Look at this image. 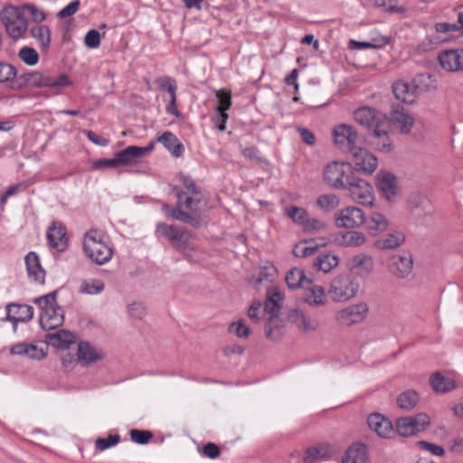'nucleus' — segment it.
Here are the masks:
<instances>
[{
  "instance_id": "14",
  "label": "nucleus",
  "mask_w": 463,
  "mask_h": 463,
  "mask_svg": "<svg viewBox=\"0 0 463 463\" xmlns=\"http://www.w3.org/2000/svg\"><path fill=\"white\" fill-rule=\"evenodd\" d=\"M346 190L354 202L363 205L373 204V188L365 180L355 176Z\"/></svg>"
},
{
  "instance_id": "45",
  "label": "nucleus",
  "mask_w": 463,
  "mask_h": 463,
  "mask_svg": "<svg viewBox=\"0 0 463 463\" xmlns=\"http://www.w3.org/2000/svg\"><path fill=\"white\" fill-rule=\"evenodd\" d=\"M389 43V39L387 37H381L379 39H375L373 41H349V48L351 49H381Z\"/></svg>"
},
{
  "instance_id": "34",
  "label": "nucleus",
  "mask_w": 463,
  "mask_h": 463,
  "mask_svg": "<svg viewBox=\"0 0 463 463\" xmlns=\"http://www.w3.org/2000/svg\"><path fill=\"white\" fill-rule=\"evenodd\" d=\"M284 298L282 292L278 288H272L268 291L267 300L264 305V311L270 314V317H277Z\"/></svg>"
},
{
  "instance_id": "48",
  "label": "nucleus",
  "mask_w": 463,
  "mask_h": 463,
  "mask_svg": "<svg viewBox=\"0 0 463 463\" xmlns=\"http://www.w3.org/2000/svg\"><path fill=\"white\" fill-rule=\"evenodd\" d=\"M392 91L397 99L405 102H413V94L410 91V87L403 81H397L393 84Z\"/></svg>"
},
{
  "instance_id": "8",
  "label": "nucleus",
  "mask_w": 463,
  "mask_h": 463,
  "mask_svg": "<svg viewBox=\"0 0 463 463\" xmlns=\"http://www.w3.org/2000/svg\"><path fill=\"white\" fill-rule=\"evenodd\" d=\"M1 20L7 34L13 39L21 38L28 28L27 20L18 7H5L1 12Z\"/></svg>"
},
{
  "instance_id": "26",
  "label": "nucleus",
  "mask_w": 463,
  "mask_h": 463,
  "mask_svg": "<svg viewBox=\"0 0 463 463\" xmlns=\"http://www.w3.org/2000/svg\"><path fill=\"white\" fill-rule=\"evenodd\" d=\"M342 463H370L367 447L360 442L354 443L342 457Z\"/></svg>"
},
{
  "instance_id": "59",
  "label": "nucleus",
  "mask_w": 463,
  "mask_h": 463,
  "mask_svg": "<svg viewBox=\"0 0 463 463\" xmlns=\"http://www.w3.org/2000/svg\"><path fill=\"white\" fill-rule=\"evenodd\" d=\"M318 249V245L315 246H305L304 243H298L293 250V254L298 258H306L313 256Z\"/></svg>"
},
{
  "instance_id": "30",
  "label": "nucleus",
  "mask_w": 463,
  "mask_h": 463,
  "mask_svg": "<svg viewBox=\"0 0 463 463\" xmlns=\"http://www.w3.org/2000/svg\"><path fill=\"white\" fill-rule=\"evenodd\" d=\"M392 120L397 124L402 133H409L413 125V118L404 111L400 104L393 105L391 111Z\"/></svg>"
},
{
  "instance_id": "23",
  "label": "nucleus",
  "mask_w": 463,
  "mask_h": 463,
  "mask_svg": "<svg viewBox=\"0 0 463 463\" xmlns=\"http://www.w3.org/2000/svg\"><path fill=\"white\" fill-rule=\"evenodd\" d=\"M377 177L379 190L389 202L395 201L399 195L396 177L388 172H380Z\"/></svg>"
},
{
  "instance_id": "42",
  "label": "nucleus",
  "mask_w": 463,
  "mask_h": 463,
  "mask_svg": "<svg viewBox=\"0 0 463 463\" xmlns=\"http://www.w3.org/2000/svg\"><path fill=\"white\" fill-rule=\"evenodd\" d=\"M419 402V395L414 390H407L397 397V405L403 411L413 410Z\"/></svg>"
},
{
  "instance_id": "36",
  "label": "nucleus",
  "mask_w": 463,
  "mask_h": 463,
  "mask_svg": "<svg viewBox=\"0 0 463 463\" xmlns=\"http://www.w3.org/2000/svg\"><path fill=\"white\" fill-rule=\"evenodd\" d=\"M405 240L402 232L395 231L386 237L375 241L374 245L378 250H394L401 246Z\"/></svg>"
},
{
  "instance_id": "15",
  "label": "nucleus",
  "mask_w": 463,
  "mask_h": 463,
  "mask_svg": "<svg viewBox=\"0 0 463 463\" xmlns=\"http://www.w3.org/2000/svg\"><path fill=\"white\" fill-rule=\"evenodd\" d=\"M335 222L337 227L354 228L365 222V215L360 208L347 206L335 213Z\"/></svg>"
},
{
  "instance_id": "49",
  "label": "nucleus",
  "mask_w": 463,
  "mask_h": 463,
  "mask_svg": "<svg viewBox=\"0 0 463 463\" xmlns=\"http://www.w3.org/2000/svg\"><path fill=\"white\" fill-rule=\"evenodd\" d=\"M339 203V197L333 194L320 195L317 200V205L324 212L335 210Z\"/></svg>"
},
{
  "instance_id": "17",
  "label": "nucleus",
  "mask_w": 463,
  "mask_h": 463,
  "mask_svg": "<svg viewBox=\"0 0 463 463\" xmlns=\"http://www.w3.org/2000/svg\"><path fill=\"white\" fill-rule=\"evenodd\" d=\"M440 67L448 72L463 71V48L448 49L438 55Z\"/></svg>"
},
{
  "instance_id": "20",
  "label": "nucleus",
  "mask_w": 463,
  "mask_h": 463,
  "mask_svg": "<svg viewBox=\"0 0 463 463\" xmlns=\"http://www.w3.org/2000/svg\"><path fill=\"white\" fill-rule=\"evenodd\" d=\"M369 428L379 437L391 439L395 436V430L392 421L380 413H372L367 418Z\"/></svg>"
},
{
  "instance_id": "56",
  "label": "nucleus",
  "mask_w": 463,
  "mask_h": 463,
  "mask_svg": "<svg viewBox=\"0 0 463 463\" xmlns=\"http://www.w3.org/2000/svg\"><path fill=\"white\" fill-rule=\"evenodd\" d=\"M120 440L118 434L109 435L107 438H98L95 441V448L99 451H104L111 447L116 446Z\"/></svg>"
},
{
  "instance_id": "29",
  "label": "nucleus",
  "mask_w": 463,
  "mask_h": 463,
  "mask_svg": "<svg viewBox=\"0 0 463 463\" xmlns=\"http://www.w3.org/2000/svg\"><path fill=\"white\" fill-rule=\"evenodd\" d=\"M10 352L12 354L26 356L34 360H41L46 356L44 349L34 344L19 343L14 345Z\"/></svg>"
},
{
  "instance_id": "5",
  "label": "nucleus",
  "mask_w": 463,
  "mask_h": 463,
  "mask_svg": "<svg viewBox=\"0 0 463 463\" xmlns=\"http://www.w3.org/2000/svg\"><path fill=\"white\" fill-rule=\"evenodd\" d=\"M83 249L86 255L98 265L107 263L113 256L112 248L104 241L103 233L97 230L85 234Z\"/></svg>"
},
{
  "instance_id": "31",
  "label": "nucleus",
  "mask_w": 463,
  "mask_h": 463,
  "mask_svg": "<svg viewBox=\"0 0 463 463\" xmlns=\"http://www.w3.org/2000/svg\"><path fill=\"white\" fill-rule=\"evenodd\" d=\"M77 356L83 364H90L102 359L103 354L88 342H80L78 345Z\"/></svg>"
},
{
  "instance_id": "35",
  "label": "nucleus",
  "mask_w": 463,
  "mask_h": 463,
  "mask_svg": "<svg viewBox=\"0 0 463 463\" xmlns=\"http://www.w3.org/2000/svg\"><path fill=\"white\" fill-rule=\"evenodd\" d=\"M329 458V451L325 445H317L306 449L303 456L304 463H320Z\"/></svg>"
},
{
  "instance_id": "1",
  "label": "nucleus",
  "mask_w": 463,
  "mask_h": 463,
  "mask_svg": "<svg viewBox=\"0 0 463 463\" xmlns=\"http://www.w3.org/2000/svg\"><path fill=\"white\" fill-rule=\"evenodd\" d=\"M184 190L175 186L173 191L177 197L175 207L163 203L162 212L168 217L194 228H200L203 223L201 213L206 208L207 201L189 176L182 175Z\"/></svg>"
},
{
  "instance_id": "44",
  "label": "nucleus",
  "mask_w": 463,
  "mask_h": 463,
  "mask_svg": "<svg viewBox=\"0 0 463 463\" xmlns=\"http://www.w3.org/2000/svg\"><path fill=\"white\" fill-rule=\"evenodd\" d=\"M430 383L434 391L438 392H447L455 388L454 381L444 377L439 373H436L430 377Z\"/></svg>"
},
{
  "instance_id": "10",
  "label": "nucleus",
  "mask_w": 463,
  "mask_h": 463,
  "mask_svg": "<svg viewBox=\"0 0 463 463\" xmlns=\"http://www.w3.org/2000/svg\"><path fill=\"white\" fill-rule=\"evenodd\" d=\"M156 233L177 250H184L192 238L191 233L185 228L165 222L156 223Z\"/></svg>"
},
{
  "instance_id": "47",
  "label": "nucleus",
  "mask_w": 463,
  "mask_h": 463,
  "mask_svg": "<svg viewBox=\"0 0 463 463\" xmlns=\"http://www.w3.org/2000/svg\"><path fill=\"white\" fill-rule=\"evenodd\" d=\"M286 215L298 225L301 227L307 222L308 213L305 208L290 205L285 208Z\"/></svg>"
},
{
  "instance_id": "21",
  "label": "nucleus",
  "mask_w": 463,
  "mask_h": 463,
  "mask_svg": "<svg viewBox=\"0 0 463 463\" xmlns=\"http://www.w3.org/2000/svg\"><path fill=\"white\" fill-rule=\"evenodd\" d=\"M33 317V308L31 306L24 304H9L6 306V317L3 321H10L14 324L15 329L18 322H28Z\"/></svg>"
},
{
  "instance_id": "16",
  "label": "nucleus",
  "mask_w": 463,
  "mask_h": 463,
  "mask_svg": "<svg viewBox=\"0 0 463 463\" xmlns=\"http://www.w3.org/2000/svg\"><path fill=\"white\" fill-rule=\"evenodd\" d=\"M349 156L356 171L371 175L377 168L378 160L376 156L362 146L354 149Z\"/></svg>"
},
{
  "instance_id": "62",
  "label": "nucleus",
  "mask_w": 463,
  "mask_h": 463,
  "mask_svg": "<svg viewBox=\"0 0 463 463\" xmlns=\"http://www.w3.org/2000/svg\"><path fill=\"white\" fill-rule=\"evenodd\" d=\"M248 317L249 318L258 324L261 320V302L260 300H255L250 306L248 309Z\"/></svg>"
},
{
  "instance_id": "43",
  "label": "nucleus",
  "mask_w": 463,
  "mask_h": 463,
  "mask_svg": "<svg viewBox=\"0 0 463 463\" xmlns=\"http://www.w3.org/2000/svg\"><path fill=\"white\" fill-rule=\"evenodd\" d=\"M16 69L8 62H0V83H10L12 89H17Z\"/></svg>"
},
{
  "instance_id": "24",
  "label": "nucleus",
  "mask_w": 463,
  "mask_h": 463,
  "mask_svg": "<svg viewBox=\"0 0 463 463\" xmlns=\"http://www.w3.org/2000/svg\"><path fill=\"white\" fill-rule=\"evenodd\" d=\"M288 320L303 332L316 331L319 326V322L317 318L310 317L300 309L291 310L288 315Z\"/></svg>"
},
{
  "instance_id": "11",
  "label": "nucleus",
  "mask_w": 463,
  "mask_h": 463,
  "mask_svg": "<svg viewBox=\"0 0 463 463\" xmlns=\"http://www.w3.org/2000/svg\"><path fill=\"white\" fill-rule=\"evenodd\" d=\"M430 424V419L426 413L414 416L401 417L396 420V432L402 437L414 436L424 431Z\"/></svg>"
},
{
  "instance_id": "57",
  "label": "nucleus",
  "mask_w": 463,
  "mask_h": 463,
  "mask_svg": "<svg viewBox=\"0 0 463 463\" xmlns=\"http://www.w3.org/2000/svg\"><path fill=\"white\" fill-rule=\"evenodd\" d=\"M229 331L235 334L238 337H248L250 335V328L243 319L233 322L229 326Z\"/></svg>"
},
{
  "instance_id": "61",
  "label": "nucleus",
  "mask_w": 463,
  "mask_h": 463,
  "mask_svg": "<svg viewBox=\"0 0 463 463\" xmlns=\"http://www.w3.org/2000/svg\"><path fill=\"white\" fill-rule=\"evenodd\" d=\"M80 5V0H73L57 13V17L60 19H64L73 15L79 10Z\"/></svg>"
},
{
  "instance_id": "18",
  "label": "nucleus",
  "mask_w": 463,
  "mask_h": 463,
  "mask_svg": "<svg viewBox=\"0 0 463 463\" xmlns=\"http://www.w3.org/2000/svg\"><path fill=\"white\" fill-rule=\"evenodd\" d=\"M154 148V144L150 143L146 146H129L127 148L115 154L118 167L131 165L137 163L143 156L149 154Z\"/></svg>"
},
{
  "instance_id": "37",
  "label": "nucleus",
  "mask_w": 463,
  "mask_h": 463,
  "mask_svg": "<svg viewBox=\"0 0 463 463\" xmlns=\"http://www.w3.org/2000/svg\"><path fill=\"white\" fill-rule=\"evenodd\" d=\"M389 125H383L373 131V145L381 151L389 152L392 149V139L388 131Z\"/></svg>"
},
{
  "instance_id": "46",
  "label": "nucleus",
  "mask_w": 463,
  "mask_h": 463,
  "mask_svg": "<svg viewBox=\"0 0 463 463\" xmlns=\"http://www.w3.org/2000/svg\"><path fill=\"white\" fill-rule=\"evenodd\" d=\"M366 241L365 235L357 231L345 232L341 235V244L345 247H358Z\"/></svg>"
},
{
  "instance_id": "39",
  "label": "nucleus",
  "mask_w": 463,
  "mask_h": 463,
  "mask_svg": "<svg viewBox=\"0 0 463 463\" xmlns=\"http://www.w3.org/2000/svg\"><path fill=\"white\" fill-rule=\"evenodd\" d=\"M158 141L162 143L165 147L169 150L175 157L182 156L184 153V146L178 141L175 135H174L172 132H165L158 137Z\"/></svg>"
},
{
  "instance_id": "12",
  "label": "nucleus",
  "mask_w": 463,
  "mask_h": 463,
  "mask_svg": "<svg viewBox=\"0 0 463 463\" xmlns=\"http://www.w3.org/2000/svg\"><path fill=\"white\" fill-rule=\"evenodd\" d=\"M354 120L361 126L374 131L377 128L387 125L386 116L378 109L364 106L354 112Z\"/></svg>"
},
{
  "instance_id": "27",
  "label": "nucleus",
  "mask_w": 463,
  "mask_h": 463,
  "mask_svg": "<svg viewBox=\"0 0 463 463\" xmlns=\"http://www.w3.org/2000/svg\"><path fill=\"white\" fill-rule=\"evenodd\" d=\"M24 261L28 277L39 284H43L45 270L42 268L39 256L35 252L31 251L25 256Z\"/></svg>"
},
{
  "instance_id": "7",
  "label": "nucleus",
  "mask_w": 463,
  "mask_h": 463,
  "mask_svg": "<svg viewBox=\"0 0 463 463\" xmlns=\"http://www.w3.org/2000/svg\"><path fill=\"white\" fill-rule=\"evenodd\" d=\"M359 283L349 274H339L330 282L328 295L335 302H345L354 298Z\"/></svg>"
},
{
  "instance_id": "38",
  "label": "nucleus",
  "mask_w": 463,
  "mask_h": 463,
  "mask_svg": "<svg viewBox=\"0 0 463 463\" xmlns=\"http://www.w3.org/2000/svg\"><path fill=\"white\" fill-rule=\"evenodd\" d=\"M30 33L37 41L39 45L44 51H47L51 43V31L48 26L43 24H34L30 29Z\"/></svg>"
},
{
  "instance_id": "40",
  "label": "nucleus",
  "mask_w": 463,
  "mask_h": 463,
  "mask_svg": "<svg viewBox=\"0 0 463 463\" xmlns=\"http://www.w3.org/2000/svg\"><path fill=\"white\" fill-rule=\"evenodd\" d=\"M285 280L288 287L292 289L298 288H304L307 286V281H310L307 279L304 270L298 268L291 269L287 273Z\"/></svg>"
},
{
  "instance_id": "63",
  "label": "nucleus",
  "mask_w": 463,
  "mask_h": 463,
  "mask_svg": "<svg viewBox=\"0 0 463 463\" xmlns=\"http://www.w3.org/2000/svg\"><path fill=\"white\" fill-rule=\"evenodd\" d=\"M84 43L89 48H98L100 44L99 33L95 29L90 30L85 35Z\"/></svg>"
},
{
  "instance_id": "51",
  "label": "nucleus",
  "mask_w": 463,
  "mask_h": 463,
  "mask_svg": "<svg viewBox=\"0 0 463 463\" xmlns=\"http://www.w3.org/2000/svg\"><path fill=\"white\" fill-rule=\"evenodd\" d=\"M277 277V269L273 265L266 266L260 270L255 280L252 281L255 288H258L263 282H272Z\"/></svg>"
},
{
  "instance_id": "13",
  "label": "nucleus",
  "mask_w": 463,
  "mask_h": 463,
  "mask_svg": "<svg viewBox=\"0 0 463 463\" xmlns=\"http://www.w3.org/2000/svg\"><path fill=\"white\" fill-rule=\"evenodd\" d=\"M369 314V307L364 302L348 306L335 314V319L342 326H352L365 320Z\"/></svg>"
},
{
  "instance_id": "9",
  "label": "nucleus",
  "mask_w": 463,
  "mask_h": 463,
  "mask_svg": "<svg viewBox=\"0 0 463 463\" xmlns=\"http://www.w3.org/2000/svg\"><path fill=\"white\" fill-rule=\"evenodd\" d=\"M335 145L344 153L351 154L363 145L354 127L347 124L336 126L333 131Z\"/></svg>"
},
{
  "instance_id": "53",
  "label": "nucleus",
  "mask_w": 463,
  "mask_h": 463,
  "mask_svg": "<svg viewBox=\"0 0 463 463\" xmlns=\"http://www.w3.org/2000/svg\"><path fill=\"white\" fill-rule=\"evenodd\" d=\"M18 57L27 65L33 66L39 61L38 52L32 47L24 46L20 49Z\"/></svg>"
},
{
  "instance_id": "32",
  "label": "nucleus",
  "mask_w": 463,
  "mask_h": 463,
  "mask_svg": "<svg viewBox=\"0 0 463 463\" xmlns=\"http://www.w3.org/2000/svg\"><path fill=\"white\" fill-rule=\"evenodd\" d=\"M339 264V258L333 253H320L313 260V268L323 273H328Z\"/></svg>"
},
{
  "instance_id": "60",
  "label": "nucleus",
  "mask_w": 463,
  "mask_h": 463,
  "mask_svg": "<svg viewBox=\"0 0 463 463\" xmlns=\"http://www.w3.org/2000/svg\"><path fill=\"white\" fill-rule=\"evenodd\" d=\"M324 228L325 223L322 221L315 218H309V216H307V222H305L304 225L302 226V230L305 232H320L324 230Z\"/></svg>"
},
{
  "instance_id": "50",
  "label": "nucleus",
  "mask_w": 463,
  "mask_h": 463,
  "mask_svg": "<svg viewBox=\"0 0 463 463\" xmlns=\"http://www.w3.org/2000/svg\"><path fill=\"white\" fill-rule=\"evenodd\" d=\"M105 288V284L101 279H91L84 280L80 286V291L82 293L90 295H97L101 293Z\"/></svg>"
},
{
  "instance_id": "3",
  "label": "nucleus",
  "mask_w": 463,
  "mask_h": 463,
  "mask_svg": "<svg viewBox=\"0 0 463 463\" xmlns=\"http://www.w3.org/2000/svg\"><path fill=\"white\" fill-rule=\"evenodd\" d=\"M57 290L36 298L34 303L41 308L40 323L44 330L61 326L64 322V312L56 302Z\"/></svg>"
},
{
  "instance_id": "33",
  "label": "nucleus",
  "mask_w": 463,
  "mask_h": 463,
  "mask_svg": "<svg viewBox=\"0 0 463 463\" xmlns=\"http://www.w3.org/2000/svg\"><path fill=\"white\" fill-rule=\"evenodd\" d=\"M364 224H365L366 229L372 235L376 236L387 230L389 222L381 213L373 212L368 219L365 218V222Z\"/></svg>"
},
{
  "instance_id": "52",
  "label": "nucleus",
  "mask_w": 463,
  "mask_h": 463,
  "mask_svg": "<svg viewBox=\"0 0 463 463\" xmlns=\"http://www.w3.org/2000/svg\"><path fill=\"white\" fill-rule=\"evenodd\" d=\"M218 99L217 111L218 113H227L232 106V93L224 90H218L215 93Z\"/></svg>"
},
{
  "instance_id": "4",
  "label": "nucleus",
  "mask_w": 463,
  "mask_h": 463,
  "mask_svg": "<svg viewBox=\"0 0 463 463\" xmlns=\"http://www.w3.org/2000/svg\"><path fill=\"white\" fill-rule=\"evenodd\" d=\"M16 83L17 89H22L25 85H29L35 88L45 87L59 91L61 89L70 86L71 80L65 73L54 76L49 73L33 71L17 77Z\"/></svg>"
},
{
  "instance_id": "54",
  "label": "nucleus",
  "mask_w": 463,
  "mask_h": 463,
  "mask_svg": "<svg viewBox=\"0 0 463 463\" xmlns=\"http://www.w3.org/2000/svg\"><path fill=\"white\" fill-rule=\"evenodd\" d=\"M21 10L27 21L31 19L36 23V24L45 19L43 12L36 8L34 5H24L21 7Z\"/></svg>"
},
{
  "instance_id": "6",
  "label": "nucleus",
  "mask_w": 463,
  "mask_h": 463,
  "mask_svg": "<svg viewBox=\"0 0 463 463\" xmlns=\"http://www.w3.org/2000/svg\"><path fill=\"white\" fill-rule=\"evenodd\" d=\"M352 169L350 163L334 161L325 168L324 180L331 187L346 190L355 177Z\"/></svg>"
},
{
  "instance_id": "41",
  "label": "nucleus",
  "mask_w": 463,
  "mask_h": 463,
  "mask_svg": "<svg viewBox=\"0 0 463 463\" xmlns=\"http://www.w3.org/2000/svg\"><path fill=\"white\" fill-rule=\"evenodd\" d=\"M49 343L57 348H68L74 343L75 336L69 331L59 330L48 335Z\"/></svg>"
},
{
  "instance_id": "64",
  "label": "nucleus",
  "mask_w": 463,
  "mask_h": 463,
  "mask_svg": "<svg viewBox=\"0 0 463 463\" xmlns=\"http://www.w3.org/2000/svg\"><path fill=\"white\" fill-rule=\"evenodd\" d=\"M431 81L432 75H430V73L418 74L414 79V83L416 87L419 88L420 90H428Z\"/></svg>"
},
{
  "instance_id": "55",
  "label": "nucleus",
  "mask_w": 463,
  "mask_h": 463,
  "mask_svg": "<svg viewBox=\"0 0 463 463\" xmlns=\"http://www.w3.org/2000/svg\"><path fill=\"white\" fill-rule=\"evenodd\" d=\"M133 442L140 445L147 444L153 438V433L149 430L133 429L129 432Z\"/></svg>"
},
{
  "instance_id": "2",
  "label": "nucleus",
  "mask_w": 463,
  "mask_h": 463,
  "mask_svg": "<svg viewBox=\"0 0 463 463\" xmlns=\"http://www.w3.org/2000/svg\"><path fill=\"white\" fill-rule=\"evenodd\" d=\"M456 21L439 22L433 25L424 24L426 36L417 44L415 51L419 53L429 52L439 44L449 42L455 33L463 35V15L455 16Z\"/></svg>"
},
{
  "instance_id": "25",
  "label": "nucleus",
  "mask_w": 463,
  "mask_h": 463,
  "mask_svg": "<svg viewBox=\"0 0 463 463\" xmlns=\"http://www.w3.org/2000/svg\"><path fill=\"white\" fill-rule=\"evenodd\" d=\"M303 289V301L308 306L317 307L326 305V298L322 286L314 285L310 280Z\"/></svg>"
},
{
  "instance_id": "19",
  "label": "nucleus",
  "mask_w": 463,
  "mask_h": 463,
  "mask_svg": "<svg viewBox=\"0 0 463 463\" xmlns=\"http://www.w3.org/2000/svg\"><path fill=\"white\" fill-rule=\"evenodd\" d=\"M413 261L409 253L395 254L388 260V269L397 279H405L412 271Z\"/></svg>"
},
{
  "instance_id": "28",
  "label": "nucleus",
  "mask_w": 463,
  "mask_h": 463,
  "mask_svg": "<svg viewBox=\"0 0 463 463\" xmlns=\"http://www.w3.org/2000/svg\"><path fill=\"white\" fill-rule=\"evenodd\" d=\"M349 269L355 271L359 276L366 277L373 269V260L367 254H357L349 260Z\"/></svg>"
},
{
  "instance_id": "58",
  "label": "nucleus",
  "mask_w": 463,
  "mask_h": 463,
  "mask_svg": "<svg viewBox=\"0 0 463 463\" xmlns=\"http://www.w3.org/2000/svg\"><path fill=\"white\" fill-rule=\"evenodd\" d=\"M395 0H370V3L377 7H384L390 13L402 14L405 9L402 6H397L393 3Z\"/></svg>"
},
{
  "instance_id": "22",
  "label": "nucleus",
  "mask_w": 463,
  "mask_h": 463,
  "mask_svg": "<svg viewBox=\"0 0 463 463\" xmlns=\"http://www.w3.org/2000/svg\"><path fill=\"white\" fill-rule=\"evenodd\" d=\"M47 239L50 246L58 251L61 252L68 247L66 228L61 222H52V226L48 229Z\"/></svg>"
}]
</instances>
